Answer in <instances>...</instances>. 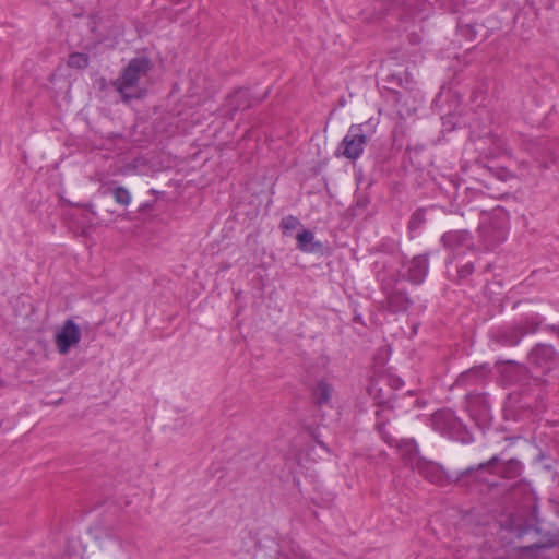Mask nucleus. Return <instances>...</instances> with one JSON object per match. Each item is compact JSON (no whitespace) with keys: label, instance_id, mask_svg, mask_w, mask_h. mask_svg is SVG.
I'll return each mask as SVG.
<instances>
[{"label":"nucleus","instance_id":"obj_1","mask_svg":"<svg viewBox=\"0 0 559 559\" xmlns=\"http://www.w3.org/2000/svg\"><path fill=\"white\" fill-rule=\"evenodd\" d=\"M151 68L152 66L148 58H132L122 69L120 75L111 81V85L119 93L122 102L129 103L131 99L141 97V94L133 92V90L138 87L140 79L145 76Z\"/></svg>","mask_w":559,"mask_h":559},{"label":"nucleus","instance_id":"obj_2","mask_svg":"<svg viewBox=\"0 0 559 559\" xmlns=\"http://www.w3.org/2000/svg\"><path fill=\"white\" fill-rule=\"evenodd\" d=\"M376 124L371 120L352 124L342 140L337 151L349 160L358 159L364 153L368 138L374 132Z\"/></svg>","mask_w":559,"mask_h":559},{"label":"nucleus","instance_id":"obj_3","mask_svg":"<svg viewBox=\"0 0 559 559\" xmlns=\"http://www.w3.org/2000/svg\"><path fill=\"white\" fill-rule=\"evenodd\" d=\"M432 425L440 433L461 443L467 444L474 440L467 427L451 411L436 413L432 417Z\"/></svg>","mask_w":559,"mask_h":559},{"label":"nucleus","instance_id":"obj_4","mask_svg":"<svg viewBox=\"0 0 559 559\" xmlns=\"http://www.w3.org/2000/svg\"><path fill=\"white\" fill-rule=\"evenodd\" d=\"M432 425L440 433L461 443L467 444L474 440L467 427L451 411L436 413L432 417Z\"/></svg>","mask_w":559,"mask_h":559},{"label":"nucleus","instance_id":"obj_5","mask_svg":"<svg viewBox=\"0 0 559 559\" xmlns=\"http://www.w3.org/2000/svg\"><path fill=\"white\" fill-rule=\"evenodd\" d=\"M381 292L385 296L386 309L392 313H401L413 305L406 288L401 286V281L382 278Z\"/></svg>","mask_w":559,"mask_h":559},{"label":"nucleus","instance_id":"obj_6","mask_svg":"<svg viewBox=\"0 0 559 559\" xmlns=\"http://www.w3.org/2000/svg\"><path fill=\"white\" fill-rule=\"evenodd\" d=\"M442 246L450 251L451 258L447 264H452L466 251L475 250V243L472 234L468 230H449L441 236Z\"/></svg>","mask_w":559,"mask_h":559},{"label":"nucleus","instance_id":"obj_7","mask_svg":"<svg viewBox=\"0 0 559 559\" xmlns=\"http://www.w3.org/2000/svg\"><path fill=\"white\" fill-rule=\"evenodd\" d=\"M267 94L269 91H266L262 96H253L248 88H237L225 99V114L229 119H234L236 112L249 109L253 105L263 102Z\"/></svg>","mask_w":559,"mask_h":559},{"label":"nucleus","instance_id":"obj_8","mask_svg":"<svg viewBox=\"0 0 559 559\" xmlns=\"http://www.w3.org/2000/svg\"><path fill=\"white\" fill-rule=\"evenodd\" d=\"M406 269L401 274V281L405 280L413 285H420L425 282L430 266V253H420L414 255L407 262H402Z\"/></svg>","mask_w":559,"mask_h":559},{"label":"nucleus","instance_id":"obj_9","mask_svg":"<svg viewBox=\"0 0 559 559\" xmlns=\"http://www.w3.org/2000/svg\"><path fill=\"white\" fill-rule=\"evenodd\" d=\"M501 457L498 454L491 456L488 461L479 463L475 466H469L466 469L462 471L457 476V481H476V483H486L488 484V475L497 474L498 464L500 463Z\"/></svg>","mask_w":559,"mask_h":559},{"label":"nucleus","instance_id":"obj_10","mask_svg":"<svg viewBox=\"0 0 559 559\" xmlns=\"http://www.w3.org/2000/svg\"><path fill=\"white\" fill-rule=\"evenodd\" d=\"M506 238L507 228L501 222L492 221L479 226V241L487 251L498 248Z\"/></svg>","mask_w":559,"mask_h":559},{"label":"nucleus","instance_id":"obj_11","mask_svg":"<svg viewBox=\"0 0 559 559\" xmlns=\"http://www.w3.org/2000/svg\"><path fill=\"white\" fill-rule=\"evenodd\" d=\"M528 360L543 371H550L559 366V353L551 345L539 343L530 352Z\"/></svg>","mask_w":559,"mask_h":559},{"label":"nucleus","instance_id":"obj_12","mask_svg":"<svg viewBox=\"0 0 559 559\" xmlns=\"http://www.w3.org/2000/svg\"><path fill=\"white\" fill-rule=\"evenodd\" d=\"M81 340V330L72 320H67L60 332L56 334V345L60 354H67Z\"/></svg>","mask_w":559,"mask_h":559},{"label":"nucleus","instance_id":"obj_13","mask_svg":"<svg viewBox=\"0 0 559 559\" xmlns=\"http://www.w3.org/2000/svg\"><path fill=\"white\" fill-rule=\"evenodd\" d=\"M397 260V255H383L374 261V275L380 287H382V278L401 281V273L394 269V263Z\"/></svg>","mask_w":559,"mask_h":559},{"label":"nucleus","instance_id":"obj_14","mask_svg":"<svg viewBox=\"0 0 559 559\" xmlns=\"http://www.w3.org/2000/svg\"><path fill=\"white\" fill-rule=\"evenodd\" d=\"M514 323L496 329L491 333V340L504 347L516 346L521 342V332H518Z\"/></svg>","mask_w":559,"mask_h":559},{"label":"nucleus","instance_id":"obj_15","mask_svg":"<svg viewBox=\"0 0 559 559\" xmlns=\"http://www.w3.org/2000/svg\"><path fill=\"white\" fill-rule=\"evenodd\" d=\"M393 416V409L389 406H381L376 412V425L374 428L377 432L380 435L381 439L389 445H393L395 439L392 435H390L386 430V425L390 423Z\"/></svg>","mask_w":559,"mask_h":559},{"label":"nucleus","instance_id":"obj_16","mask_svg":"<svg viewBox=\"0 0 559 559\" xmlns=\"http://www.w3.org/2000/svg\"><path fill=\"white\" fill-rule=\"evenodd\" d=\"M543 322L544 317H542L539 313H528L522 316L513 323L515 328H518V332H521V338H523L526 335L535 334L538 332Z\"/></svg>","mask_w":559,"mask_h":559},{"label":"nucleus","instance_id":"obj_17","mask_svg":"<svg viewBox=\"0 0 559 559\" xmlns=\"http://www.w3.org/2000/svg\"><path fill=\"white\" fill-rule=\"evenodd\" d=\"M385 82L389 84L386 88L393 93V97L396 103L401 100V93L397 91V88L413 91L416 84L408 74L403 78L401 74L396 73L389 74L385 79Z\"/></svg>","mask_w":559,"mask_h":559},{"label":"nucleus","instance_id":"obj_18","mask_svg":"<svg viewBox=\"0 0 559 559\" xmlns=\"http://www.w3.org/2000/svg\"><path fill=\"white\" fill-rule=\"evenodd\" d=\"M297 249L306 253H319L323 250V243L316 240L314 234L309 229H302L297 234Z\"/></svg>","mask_w":559,"mask_h":559},{"label":"nucleus","instance_id":"obj_19","mask_svg":"<svg viewBox=\"0 0 559 559\" xmlns=\"http://www.w3.org/2000/svg\"><path fill=\"white\" fill-rule=\"evenodd\" d=\"M523 472V464L518 459H510L500 461L497 468L498 476L506 479H513L519 477Z\"/></svg>","mask_w":559,"mask_h":559},{"label":"nucleus","instance_id":"obj_20","mask_svg":"<svg viewBox=\"0 0 559 559\" xmlns=\"http://www.w3.org/2000/svg\"><path fill=\"white\" fill-rule=\"evenodd\" d=\"M333 386L325 380L319 381L312 389L311 399L317 406L328 405L331 402Z\"/></svg>","mask_w":559,"mask_h":559},{"label":"nucleus","instance_id":"obj_21","mask_svg":"<svg viewBox=\"0 0 559 559\" xmlns=\"http://www.w3.org/2000/svg\"><path fill=\"white\" fill-rule=\"evenodd\" d=\"M455 274H450V278L456 284H462L468 281L475 272V263L473 261L462 262L460 259L455 260Z\"/></svg>","mask_w":559,"mask_h":559},{"label":"nucleus","instance_id":"obj_22","mask_svg":"<svg viewBox=\"0 0 559 559\" xmlns=\"http://www.w3.org/2000/svg\"><path fill=\"white\" fill-rule=\"evenodd\" d=\"M485 376V371L483 367H473L464 372H462L456 381V386H469L478 383Z\"/></svg>","mask_w":559,"mask_h":559},{"label":"nucleus","instance_id":"obj_23","mask_svg":"<svg viewBox=\"0 0 559 559\" xmlns=\"http://www.w3.org/2000/svg\"><path fill=\"white\" fill-rule=\"evenodd\" d=\"M431 209H436V206L418 207L413 212L407 224V230L409 234H415L421 229V227L427 223V212Z\"/></svg>","mask_w":559,"mask_h":559},{"label":"nucleus","instance_id":"obj_24","mask_svg":"<svg viewBox=\"0 0 559 559\" xmlns=\"http://www.w3.org/2000/svg\"><path fill=\"white\" fill-rule=\"evenodd\" d=\"M91 533L93 534L95 540H97L100 546L106 539L118 540V536L114 528L111 527L95 526L92 528Z\"/></svg>","mask_w":559,"mask_h":559},{"label":"nucleus","instance_id":"obj_25","mask_svg":"<svg viewBox=\"0 0 559 559\" xmlns=\"http://www.w3.org/2000/svg\"><path fill=\"white\" fill-rule=\"evenodd\" d=\"M88 55L83 52H72L68 57L67 64L69 68L83 70L88 67Z\"/></svg>","mask_w":559,"mask_h":559},{"label":"nucleus","instance_id":"obj_26","mask_svg":"<svg viewBox=\"0 0 559 559\" xmlns=\"http://www.w3.org/2000/svg\"><path fill=\"white\" fill-rule=\"evenodd\" d=\"M555 543L552 542L549 545H539V544H533L526 547H522L518 549L512 556L511 559H535L533 552L537 549L545 548V547H551Z\"/></svg>","mask_w":559,"mask_h":559},{"label":"nucleus","instance_id":"obj_27","mask_svg":"<svg viewBox=\"0 0 559 559\" xmlns=\"http://www.w3.org/2000/svg\"><path fill=\"white\" fill-rule=\"evenodd\" d=\"M425 477L433 484L442 485L443 484V473L441 467L438 465H428L424 469Z\"/></svg>","mask_w":559,"mask_h":559},{"label":"nucleus","instance_id":"obj_28","mask_svg":"<svg viewBox=\"0 0 559 559\" xmlns=\"http://www.w3.org/2000/svg\"><path fill=\"white\" fill-rule=\"evenodd\" d=\"M112 197H114L115 201L122 206H128L131 202V193L124 187L114 188Z\"/></svg>","mask_w":559,"mask_h":559},{"label":"nucleus","instance_id":"obj_29","mask_svg":"<svg viewBox=\"0 0 559 559\" xmlns=\"http://www.w3.org/2000/svg\"><path fill=\"white\" fill-rule=\"evenodd\" d=\"M477 402H479L481 404L479 414H478L479 418L477 419V421H478L477 424L486 425L490 419V408L484 397H478Z\"/></svg>","mask_w":559,"mask_h":559},{"label":"nucleus","instance_id":"obj_30","mask_svg":"<svg viewBox=\"0 0 559 559\" xmlns=\"http://www.w3.org/2000/svg\"><path fill=\"white\" fill-rule=\"evenodd\" d=\"M299 225H300V221L294 215H288V216L283 217L281 221V224H280V226L283 230V234H285V235L289 230L298 227Z\"/></svg>","mask_w":559,"mask_h":559},{"label":"nucleus","instance_id":"obj_31","mask_svg":"<svg viewBox=\"0 0 559 559\" xmlns=\"http://www.w3.org/2000/svg\"><path fill=\"white\" fill-rule=\"evenodd\" d=\"M399 449L403 450L411 457L418 452L417 443L411 440H403L396 444Z\"/></svg>","mask_w":559,"mask_h":559},{"label":"nucleus","instance_id":"obj_32","mask_svg":"<svg viewBox=\"0 0 559 559\" xmlns=\"http://www.w3.org/2000/svg\"><path fill=\"white\" fill-rule=\"evenodd\" d=\"M488 170L501 181H507L508 179H510L512 177L511 171L504 167H498V168L490 167V168H488Z\"/></svg>","mask_w":559,"mask_h":559},{"label":"nucleus","instance_id":"obj_33","mask_svg":"<svg viewBox=\"0 0 559 559\" xmlns=\"http://www.w3.org/2000/svg\"><path fill=\"white\" fill-rule=\"evenodd\" d=\"M545 330L556 334L559 337V324H549L545 326Z\"/></svg>","mask_w":559,"mask_h":559},{"label":"nucleus","instance_id":"obj_34","mask_svg":"<svg viewBox=\"0 0 559 559\" xmlns=\"http://www.w3.org/2000/svg\"><path fill=\"white\" fill-rule=\"evenodd\" d=\"M475 402L471 403L469 405V413L472 417H475Z\"/></svg>","mask_w":559,"mask_h":559},{"label":"nucleus","instance_id":"obj_35","mask_svg":"<svg viewBox=\"0 0 559 559\" xmlns=\"http://www.w3.org/2000/svg\"><path fill=\"white\" fill-rule=\"evenodd\" d=\"M174 5H179L185 3L186 0H168Z\"/></svg>","mask_w":559,"mask_h":559},{"label":"nucleus","instance_id":"obj_36","mask_svg":"<svg viewBox=\"0 0 559 559\" xmlns=\"http://www.w3.org/2000/svg\"><path fill=\"white\" fill-rule=\"evenodd\" d=\"M535 382H536V385H544L545 384V380H540V379H535Z\"/></svg>","mask_w":559,"mask_h":559}]
</instances>
